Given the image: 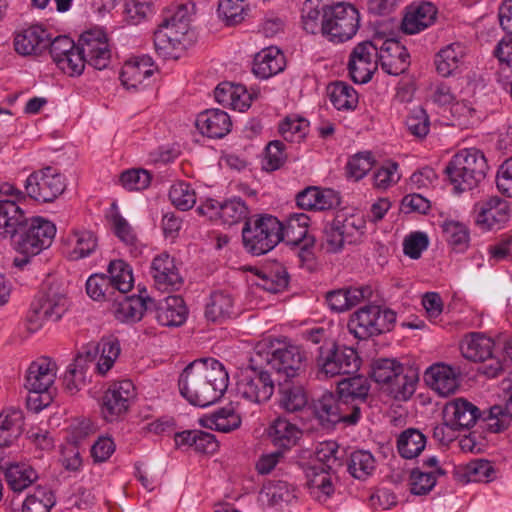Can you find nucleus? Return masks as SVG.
<instances>
[{"instance_id": "1", "label": "nucleus", "mask_w": 512, "mask_h": 512, "mask_svg": "<svg viewBox=\"0 0 512 512\" xmlns=\"http://www.w3.org/2000/svg\"><path fill=\"white\" fill-rule=\"evenodd\" d=\"M370 389L369 380L363 376L343 378L337 383L335 393L326 391L315 400L314 414L325 428L337 423L354 426L362 417Z\"/></svg>"}, {"instance_id": "2", "label": "nucleus", "mask_w": 512, "mask_h": 512, "mask_svg": "<svg viewBox=\"0 0 512 512\" xmlns=\"http://www.w3.org/2000/svg\"><path fill=\"white\" fill-rule=\"evenodd\" d=\"M488 165L482 151L466 148L456 153L445 168L451 184L458 192L472 190L484 180Z\"/></svg>"}, {"instance_id": "3", "label": "nucleus", "mask_w": 512, "mask_h": 512, "mask_svg": "<svg viewBox=\"0 0 512 512\" xmlns=\"http://www.w3.org/2000/svg\"><path fill=\"white\" fill-rule=\"evenodd\" d=\"M336 442L320 443L315 451V458L319 464L306 468L307 485L310 494L319 501H325L334 492V486L328 470L341 465V455Z\"/></svg>"}, {"instance_id": "4", "label": "nucleus", "mask_w": 512, "mask_h": 512, "mask_svg": "<svg viewBox=\"0 0 512 512\" xmlns=\"http://www.w3.org/2000/svg\"><path fill=\"white\" fill-rule=\"evenodd\" d=\"M68 309L67 291L63 284L47 282L43 285L28 313L29 329L37 331L45 320L57 321Z\"/></svg>"}, {"instance_id": "5", "label": "nucleus", "mask_w": 512, "mask_h": 512, "mask_svg": "<svg viewBox=\"0 0 512 512\" xmlns=\"http://www.w3.org/2000/svg\"><path fill=\"white\" fill-rule=\"evenodd\" d=\"M282 223L274 216L260 215L248 219L242 229L245 249L253 255H263L282 241Z\"/></svg>"}, {"instance_id": "6", "label": "nucleus", "mask_w": 512, "mask_h": 512, "mask_svg": "<svg viewBox=\"0 0 512 512\" xmlns=\"http://www.w3.org/2000/svg\"><path fill=\"white\" fill-rule=\"evenodd\" d=\"M236 377L237 394L251 403L266 402L273 395L274 383L268 370L253 357L238 367Z\"/></svg>"}, {"instance_id": "7", "label": "nucleus", "mask_w": 512, "mask_h": 512, "mask_svg": "<svg viewBox=\"0 0 512 512\" xmlns=\"http://www.w3.org/2000/svg\"><path fill=\"white\" fill-rule=\"evenodd\" d=\"M396 322V313L379 305L368 304L353 312L348 329L354 337L365 340L389 332Z\"/></svg>"}, {"instance_id": "8", "label": "nucleus", "mask_w": 512, "mask_h": 512, "mask_svg": "<svg viewBox=\"0 0 512 512\" xmlns=\"http://www.w3.org/2000/svg\"><path fill=\"white\" fill-rule=\"evenodd\" d=\"M359 12L349 3L330 5L324 21V34L329 41L343 43L355 36L359 29Z\"/></svg>"}, {"instance_id": "9", "label": "nucleus", "mask_w": 512, "mask_h": 512, "mask_svg": "<svg viewBox=\"0 0 512 512\" xmlns=\"http://www.w3.org/2000/svg\"><path fill=\"white\" fill-rule=\"evenodd\" d=\"M55 234L56 227L51 221L42 217L27 219L17 234L16 249L26 256H36L51 246Z\"/></svg>"}, {"instance_id": "10", "label": "nucleus", "mask_w": 512, "mask_h": 512, "mask_svg": "<svg viewBox=\"0 0 512 512\" xmlns=\"http://www.w3.org/2000/svg\"><path fill=\"white\" fill-rule=\"evenodd\" d=\"M184 9H179L174 15L163 20L154 33L156 53L163 59H178L181 50L179 35L187 31L188 22Z\"/></svg>"}, {"instance_id": "11", "label": "nucleus", "mask_w": 512, "mask_h": 512, "mask_svg": "<svg viewBox=\"0 0 512 512\" xmlns=\"http://www.w3.org/2000/svg\"><path fill=\"white\" fill-rule=\"evenodd\" d=\"M25 192L34 201L50 203L65 190V178L57 169L47 166L32 172L24 184Z\"/></svg>"}, {"instance_id": "12", "label": "nucleus", "mask_w": 512, "mask_h": 512, "mask_svg": "<svg viewBox=\"0 0 512 512\" xmlns=\"http://www.w3.org/2000/svg\"><path fill=\"white\" fill-rule=\"evenodd\" d=\"M365 231V222L361 218L350 216L335 218L325 224L323 229V247L331 253L342 250L345 244H354L360 241Z\"/></svg>"}, {"instance_id": "13", "label": "nucleus", "mask_w": 512, "mask_h": 512, "mask_svg": "<svg viewBox=\"0 0 512 512\" xmlns=\"http://www.w3.org/2000/svg\"><path fill=\"white\" fill-rule=\"evenodd\" d=\"M180 394L192 405L206 407L217 402L225 393V389L212 385L206 381L201 375L191 371L186 373L183 370L178 381Z\"/></svg>"}, {"instance_id": "14", "label": "nucleus", "mask_w": 512, "mask_h": 512, "mask_svg": "<svg viewBox=\"0 0 512 512\" xmlns=\"http://www.w3.org/2000/svg\"><path fill=\"white\" fill-rule=\"evenodd\" d=\"M377 57L378 47L374 43L370 41L358 43L353 48L348 61L351 79L358 84L369 82L377 70Z\"/></svg>"}, {"instance_id": "15", "label": "nucleus", "mask_w": 512, "mask_h": 512, "mask_svg": "<svg viewBox=\"0 0 512 512\" xmlns=\"http://www.w3.org/2000/svg\"><path fill=\"white\" fill-rule=\"evenodd\" d=\"M135 397V387L130 380L115 381L109 385L102 397V414L106 421L113 422L125 413Z\"/></svg>"}, {"instance_id": "16", "label": "nucleus", "mask_w": 512, "mask_h": 512, "mask_svg": "<svg viewBox=\"0 0 512 512\" xmlns=\"http://www.w3.org/2000/svg\"><path fill=\"white\" fill-rule=\"evenodd\" d=\"M81 53L87 64L97 70L105 69L111 58L108 39L101 29H92L84 32L79 38Z\"/></svg>"}, {"instance_id": "17", "label": "nucleus", "mask_w": 512, "mask_h": 512, "mask_svg": "<svg viewBox=\"0 0 512 512\" xmlns=\"http://www.w3.org/2000/svg\"><path fill=\"white\" fill-rule=\"evenodd\" d=\"M465 368L445 363H435L424 373L426 384L441 396L455 393L459 387V378L467 373Z\"/></svg>"}, {"instance_id": "18", "label": "nucleus", "mask_w": 512, "mask_h": 512, "mask_svg": "<svg viewBox=\"0 0 512 512\" xmlns=\"http://www.w3.org/2000/svg\"><path fill=\"white\" fill-rule=\"evenodd\" d=\"M150 273L155 287L160 291L170 292L179 290L183 284V278L175 264V260L168 253H161L154 257Z\"/></svg>"}, {"instance_id": "19", "label": "nucleus", "mask_w": 512, "mask_h": 512, "mask_svg": "<svg viewBox=\"0 0 512 512\" xmlns=\"http://www.w3.org/2000/svg\"><path fill=\"white\" fill-rule=\"evenodd\" d=\"M436 6L429 1H414L405 8L401 29L406 34H417L430 27L436 20Z\"/></svg>"}, {"instance_id": "20", "label": "nucleus", "mask_w": 512, "mask_h": 512, "mask_svg": "<svg viewBox=\"0 0 512 512\" xmlns=\"http://www.w3.org/2000/svg\"><path fill=\"white\" fill-rule=\"evenodd\" d=\"M475 211L477 225L485 230L499 229L509 219L508 202L497 196L478 202Z\"/></svg>"}, {"instance_id": "21", "label": "nucleus", "mask_w": 512, "mask_h": 512, "mask_svg": "<svg viewBox=\"0 0 512 512\" xmlns=\"http://www.w3.org/2000/svg\"><path fill=\"white\" fill-rule=\"evenodd\" d=\"M378 62L382 70L393 76L404 73L409 66L407 49L395 39H386L378 48Z\"/></svg>"}, {"instance_id": "22", "label": "nucleus", "mask_w": 512, "mask_h": 512, "mask_svg": "<svg viewBox=\"0 0 512 512\" xmlns=\"http://www.w3.org/2000/svg\"><path fill=\"white\" fill-rule=\"evenodd\" d=\"M310 218L305 213H291L282 223V241L291 246L307 249L313 246L315 238L308 234Z\"/></svg>"}, {"instance_id": "23", "label": "nucleus", "mask_w": 512, "mask_h": 512, "mask_svg": "<svg viewBox=\"0 0 512 512\" xmlns=\"http://www.w3.org/2000/svg\"><path fill=\"white\" fill-rule=\"evenodd\" d=\"M56 373L57 365L55 361L48 356H42L30 364L25 387L28 390L51 391Z\"/></svg>"}, {"instance_id": "24", "label": "nucleus", "mask_w": 512, "mask_h": 512, "mask_svg": "<svg viewBox=\"0 0 512 512\" xmlns=\"http://www.w3.org/2000/svg\"><path fill=\"white\" fill-rule=\"evenodd\" d=\"M50 44V34L40 25H32L19 31L14 38L17 53L23 56L39 55Z\"/></svg>"}, {"instance_id": "25", "label": "nucleus", "mask_w": 512, "mask_h": 512, "mask_svg": "<svg viewBox=\"0 0 512 512\" xmlns=\"http://www.w3.org/2000/svg\"><path fill=\"white\" fill-rule=\"evenodd\" d=\"M297 206L309 211L331 210L340 205V197L333 189L310 186L296 196Z\"/></svg>"}, {"instance_id": "26", "label": "nucleus", "mask_w": 512, "mask_h": 512, "mask_svg": "<svg viewBox=\"0 0 512 512\" xmlns=\"http://www.w3.org/2000/svg\"><path fill=\"white\" fill-rule=\"evenodd\" d=\"M153 73L152 58L145 55L126 61L120 72V80L126 89L137 90Z\"/></svg>"}, {"instance_id": "27", "label": "nucleus", "mask_w": 512, "mask_h": 512, "mask_svg": "<svg viewBox=\"0 0 512 512\" xmlns=\"http://www.w3.org/2000/svg\"><path fill=\"white\" fill-rule=\"evenodd\" d=\"M480 416L479 408L463 398H457L447 403L444 408L445 419L456 430L472 427Z\"/></svg>"}, {"instance_id": "28", "label": "nucleus", "mask_w": 512, "mask_h": 512, "mask_svg": "<svg viewBox=\"0 0 512 512\" xmlns=\"http://www.w3.org/2000/svg\"><path fill=\"white\" fill-rule=\"evenodd\" d=\"M196 127L201 134L209 138H222L226 136L232 127L230 116L220 109H208L196 118Z\"/></svg>"}, {"instance_id": "29", "label": "nucleus", "mask_w": 512, "mask_h": 512, "mask_svg": "<svg viewBox=\"0 0 512 512\" xmlns=\"http://www.w3.org/2000/svg\"><path fill=\"white\" fill-rule=\"evenodd\" d=\"M369 287H350L336 289L326 293V303L331 311L341 313L370 298Z\"/></svg>"}, {"instance_id": "30", "label": "nucleus", "mask_w": 512, "mask_h": 512, "mask_svg": "<svg viewBox=\"0 0 512 512\" xmlns=\"http://www.w3.org/2000/svg\"><path fill=\"white\" fill-rule=\"evenodd\" d=\"M285 56L275 46H270L259 51L253 60L252 71L261 79H268L285 68Z\"/></svg>"}, {"instance_id": "31", "label": "nucleus", "mask_w": 512, "mask_h": 512, "mask_svg": "<svg viewBox=\"0 0 512 512\" xmlns=\"http://www.w3.org/2000/svg\"><path fill=\"white\" fill-rule=\"evenodd\" d=\"M191 371L201 375L206 381L221 389L227 390L229 384V375L224 365L212 357L194 360L186 366V373Z\"/></svg>"}, {"instance_id": "32", "label": "nucleus", "mask_w": 512, "mask_h": 512, "mask_svg": "<svg viewBox=\"0 0 512 512\" xmlns=\"http://www.w3.org/2000/svg\"><path fill=\"white\" fill-rule=\"evenodd\" d=\"M27 217L15 200H0V237L14 238L23 229Z\"/></svg>"}, {"instance_id": "33", "label": "nucleus", "mask_w": 512, "mask_h": 512, "mask_svg": "<svg viewBox=\"0 0 512 512\" xmlns=\"http://www.w3.org/2000/svg\"><path fill=\"white\" fill-rule=\"evenodd\" d=\"M267 433L273 445L284 452L295 446L302 436L299 427L283 417L273 420Z\"/></svg>"}, {"instance_id": "34", "label": "nucleus", "mask_w": 512, "mask_h": 512, "mask_svg": "<svg viewBox=\"0 0 512 512\" xmlns=\"http://www.w3.org/2000/svg\"><path fill=\"white\" fill-rule=\"evenodd\" d=\"M317 362L320 373L326 377H333L357 371L361 365V358L359 354H320Z\"/></svg>"}, {"instance_id": "35", "label": "nucleus", "mask_w": 512, "mask_h": 512, "mask_svg": "<svg viewBox=\"0 0 512 512\" xmlns=\"http://www.w3.org/2000/svg\"><path fill=\"white\" fill-rule=\"evenodd\" d=\"M467 47L461 42H453L443 47L435 56L436 71L443 77L451 76L464 63Z\"/></svg>"}, {"instance_id": "36", "label": "nucleus", "mask_w": 512, "mask_h": 512, "mask_svg": "<svg viewBox=\"0 0 512 512\" xmlns=\"http://www.w3.org/2000/svg\"><path fill=\"white\" fill-rule=\"evenodd\" d=\"M146 290L139 295L125 297L118 305L115 312L116 318L122 322L135 323L142 319L145 311L154 306V300L144 295Z\"/></svg>"}, {"instance_id": "37", "label": "nucleus", "mask_w": 512, "mask_h": 512, "mask_svg": "<svg viewBox=\"0 0 512 512\" xmlns=\"http://www.w3.org/2000/svg\"><path fill=\"white\" fill-rule=\"evenodd\" d=\"M156 318L162 326H180L187 318V308L180 296H169L157 307Z\"/></svg>"}, {"instance_id": "38", "label": "nucleus", "mask_w": 512, "mask_h": 512, "mask_svg": "<svg viewBox=\"0 0 512 512\" xmlns=\"http://www.w3.org/2000/svg\"><path fill=\"white\" fill-rule=\"evenodd\" d=\"M22 411L7 409L0 413V447H10L23 432Z\"/></svg>"}, {"instance_id": "39", "label": "nucleus", "mask_w": 512, "mask_h": 512, "mask_svg": "<svg viewBox=\"0 0 512 512\" xmlns=\"http://www.w3.org/2000/svg\"><path fill=\"white\" fill-rule=\"evenodd\" d=\"M330 5L325 0H306L302 7V25L306 32L324 34V21Z\"/></svg>"}, {"instance_id": "40", "label": "nucleus", "mask_w": 512, "mask_h": 512, "mask_svg": "<svg viewBox=\"0 0 512 512\" xmlns=\"http://www.w3.org/2000/svg\"><path fill=\"white\" fill-rule=\"evenodd\" d=\"M477 365L476 371L487 378H495L509 369V354H463Z\"/></svg>"}, {"instance_id": "41", "label": "nucleus", "mask_w": 512, "mask_h": 512, "mask_svg": "<svg viewBox=\"0 0 512 512\" xmlns=\"http://www.w3.org/2000/svg\"><path fill=\"white\" fill-rule=\"evenodd\" d=\"M257 357L266 361V368L269 367L278 374L287 378L296 376L303 368L305 354H256Z\"/></svg>"}, {"instance_id": "42", "label": "nucleus", "mask_w": 512, "mask_h": 512, "mask_svg": "<svg viewBox=\"0 0 512 512\" xmlns=\"http://www.w3.org/2000/svg\"><path fill=\"white\" fill-rule=\"evenodd\" d=\"M487 420L489 430L500 433L506 430L512 420V387L503 390V403L494 404L489 408Z\"/></svg>"}, {"instance_id": "43", "label": "nucleus", "mask_w": 512, "mask_h": 512, "mask_svg": "<svg viewBox=\"0 0 512 512\" xmlns=\"http://www.w3.org/2000/svg\"><path fill=\"white\" fill-rule=\"evenodd\" d=\"M201 424L206 428L227 433L241 425V418L230 403L225 407L217 409L209 416L202 418Z\"/></svg>"}, {"instance_id": "44", "label": "nucleus", "mask_w": 512, "mask_h": 512, "mask_svg": "<svg viewBox=\"0 0 512 512\" xmlns=\"http://www.w3.org/2000/svg\"><path fill=\"white\" fill-rule=\"evenodd\" d=\"M457 475L463 482L489 483L496 478L492 463L485 459H476L460 466Z\"/></svg>"}, {"instance_id": "45", "label": "nucleus", "mask_w": 512, "mask_h": 512, "mask_svg": "<svg viewBox=\"0 0 512 512\" xmlns=\"http://www.w3.org/2000/svg\"><path fill=\"white\" fill-rule=\"evenodd\" d=\"M107 280L115 293L116 291L121 294H126L133 287V273L132 268L123 260H113L108 266Z\"/></svg>"}, {"instance_id": "46", "label": "nucleus", "mask_w": 512, "mask_h": 512, "mask_svg": "<svg viewBox=\"0 0 512 512\" xmlns=\"http://www.w3.org/2000/svg\"><path fill=\"white\" fill-rule=\"evenodd\" d=\"M5 478L14 492H22L38 479V473L28 464L14 463L6 468Z\"/></svg>"}, {"instance_id": "47", "label": "nucleus", "mask_w": 512, "mask_h": 512, "mask_svg": "<svg viewBox=\"0 0 512 512\" xmlns=\"http://www.w3.org/2000/svg\"><path fill=\"white\" fill-rule=\"evenodd\" d=\"M89 356L91 354H77L74 362L68 366L63 377V384L70 394L77 393L85 385Z\"/></svg>"}, {"instance_id": "48", "label": "nucleus", "mask_w": 512, "mask_h": 512, "mask_svg": "<svg viewBox=\"0 0 512 512\" xmlns=\"http://www.w3.org/2000/svg\"><path fill=\"white\" fill-rule=\"evenodd\" d=\"M331 103L337 110H353L358 104L356 90L346 82L336 81L327 87Z\"/></svg>"}, {"instance_id": "49", "label": "nucleus", "mask_w": 512, "mask_h": 512, "mask_svg": "<svg viewBox=\"0 0 512 512\" xmlns=\"http://www.w3.org/2000/svg\"><path fill=\"white\" fill-rule=\"evenodd\" d=\"M425 445L426 437L415 428L404 430L397 440L398 452L406 459L417 457L424 450Z\"/></svg>"}, {"instance_id": "50", "label": "nucleus", "mask_w": 512, "mask_h": 512, "mask_svg": "<svg viewBox=\"0 0 512 512\" xmlns=\"http://www.w3.org/2000/svg\"><path fill=\"white\" fill-rule=\"evenodd\" d=\"M257 277V285L271 293H278L284 290L289 282L288 273L281 265L264 268L257 273Z\"/></svg>"}, {"instance_id": "51", "label": "nucleus", "mask_w": 512, "mask_h": 512, "mask_svg": "<svg viewBox=\"0 0 512 512\" xmlns=\"http://www.w3.org/2000/svg\"><path fill=\"white\" fill-rule=\"evenodd\" d=\"M376 468V461L371 452L357 450L350 454L347 462V470L350 475L358 480H365L372 475Z\"/></svg>"}, {"instance_id": "52", "label": "nucleus", "mask_w": 512, "mask_h": 512, "mask_svg": "<svg viewBox=\"0 0 512 512\" xmlns=\"http://www.w3.org/2000/svg\"><path fill=\"white\" fill-rule=\"evenodd\" d=\"M123 19L129 25H138L154 13L151 0H124Z\"/></svg>"}, {"instance_id": "53", "label": "nucleus", "mask_w": 512, "mask_h": 512, "mask_svg": "<svg viewBox=\"0 0 512 512\" xmlns=\"http://www.w3.org/2000/svg\"><path fill=\"white\" fill-rule=\"evenodd\" d=\"M403 371V365L395 359L380 358L372 364L371 377L377 383H391Z\"/></svg>"}, {"instance_id": "54", "label": "nucleus", "mask_w": 512, "mask_h": 512, "mask_svg": "<svg viewBox=\"0 0 512 512\" xmlns=\"http://www.w3.org/2000/svg\"><path fill=\"white\" fill-rule=\"evenodd\" d=\"M280 405L286 411L296 412L305 407L307 396L301 386L286 383L280 387Z\"/></svg>"}, {"instance_id": "55", "label": "nucleus", "mask_w": 512, "mask_h": 512, "mask_svg": "<svg viewBox=\"0 0 512 512\" xmlns=\"http://www.w3.org/2000/svg\"><path fill=\"white\" fill-rule=\"evenodd\" d=\"M233 300L230 295L224 292H214L206 304L205 316L208 320L216 321L221 317L229 316L232 313Z\"/></svg>"}, {"instance_id": "56", "label": "nucleus", "mask_w": 512, "mask_h": 512, "mask_svg": "<svg viewBox=\"0 0 512 512\" xmlns=\"http://www.w3.org/2000/svg\"><path fill=\"white\" fill-rule=\"evenodd\" d=\"M70 241L73 244L70 257L73 260L90 256L97 247L96 237L92 232L86 230L75 231Z\"/></svg>"}, {"instance_id": "57", "label": "nucleus", "mask_w": 512, "mask_h": 512, "mask_svg": "<svg viewBox=\"0 0 512 512\" xmlns=\"http://www.w3.org/2000/svg\"><path fill=\"white\" fill-rule=\"evenodd\" d=\"M55 499L52 492L44 487H37L32 494L27 495L23 502V512H50Z\"/></svg>"}, {"instance_id": "58", "label": "nucleus", "mask_w": 512, "mask_h": 512, "mask_svg": "<svg viewBox=\"0 0 512 512\" xmlns=\"http://www.w3.org/2000/svg\"><path fill=\"white\" fill-rule=\"evenodd\" d=\"M249 209L239 197L221 203L219 218L224 224L233 225L247 218Z\"/></svg>"}, {"instance_id": "59", "label": "nucleus", "mask_w": 512, "mask_h": 512, "mask_svg": "<svg viewBox=\"0 0 512 512\" xmlns=\"http://www.w3.org/2000/svg\"><path fill=\"white\" fill-rule=\"evenodd\" d=\"M169 199L177 209L187 211L196 204V193L189 183L178 182L171 186Z\"/></svg>"}, {"instance_id": "60", "label": "nucleus", "mask_w": 512, "mask_h": 512, "mask_svg": "<svg viewBox=\"0 0 512 512\" xmlns=\"http://www.w3.org/2000/svg\"><path fill=\"white\" fill-rule=\"evenodd\" d=\"M286 160V145L280 140H273L265 148L262 167L268 172L276 171L285 164Z\"/></svg>"}, {"instance_id": "61", "label": "nucleus", "mask_w": 512, "mask_h": 512, "mask_svg": "<svg viewBox=\"0 0 512 512\" xmlns=\"http://www.w3.org/2000/svg\"><path fill=\"white\" fill-rule=\"evenodd\" d=\"M264 492L268 501L273 505H277L282 502L289 503L296 498L295 486L282 480L270 482L264 487Z\"/></svg>"}, {"instance_id": "62", "label": "nucleus", "mask_w": 512, "mask_h": 512, "mask_svg": "<svg viewBox=\"0 0 512 512\" xmlns=\"http://www.w3.org/2000/svg\"><path fill=\"white\" fill-rule=\"evenodd\" d=\"M105 274H93L86 281L87 295L93 300H112L114 292Z\"/></svg>"}, {"instance_id": "63", "label": "nucleus", "mask_w": 512, "mask_h": 512, "mask_svg": "<svg viewBox=\"0 0 512 512\" xmlns=\"http://www.w3.org/2000/svg\"><path fill=\"white\" fill-rule=\"evenodd\" d=\"M450 113L452 116L450 125L452 126L463 129L477 122L476 111L468 102L462 101L452 104Z\"/></svg>"}, {"instance_id": "64", "label": "nucleus", "mask_w": 512, "mask_h": 512, "mask_svg": "<svg viewBox=\"0 0 512 512\" xmlns=\"http://www.w3.org/2000/svg\"><path fill=\"white\" fill-rule=\"evenodd\" d=\"M408 131L419 139L427 136L430 130V120L426 111L422 107H416L411 110L406 118Z\"/></svg>"}]
</instances>
